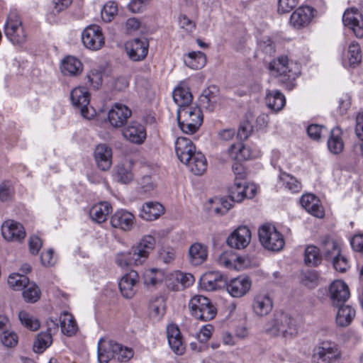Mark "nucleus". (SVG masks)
<instances>
[{"mask_svg":"<svg viewBox=\"0 0 363 363\" xmlns=\"http://www.w3.org/2000/svg\"><path fill=\"white\" fill-rule=\"evenodd\" d=\"M258 236L265 250H282L284 247V236L272 224L261 225L258 229Z\"/></svg>","mask_w":363,"mask_h":363,"instance_id":"obj_7","label":"nucleus"},{"mask_svg":"<svg viewBox=\"0 0 363 363\" xmlns=\"http://www.w3.org/2000/svg\"><path fill=\"white\" fill-rule=\"evenodd\" d=\"M167 286L172 291H180L193 285L194 277L190 273L175 271L170 273L167 279Z\"/></svg>","mask_w":363,"mask_h":363,"instance_id":"obj_16","label":"nucleus"},{"mask_svg":"<svg viewBox=\"0 0 363 363\" xmlns=\"http://www.w3.org/2000/svg\"><path fill=\"white\" fill-rule=\"evenodd\" d=\"M256 188L247 185L245 180H235L228 189V196L232 201L241 202L245 198L252 199L255 196Z\"/></svg>","mask_w":363,"mask_h":363,"instance_id":"obj_14","label":"nucleus"},{"mask_svg":"<svg viewBox=\"0 0 363 363\" xmlns=\"http://www.w3.org/2000/svg\"><path fill=\"white\" fill-rule=\"evenodd\" d=\"M227 277L219 272H208L204 274L201 279L203 287L206 291H215L226 285Z\"/></svg>","mask_w":363,"mask_h":363,"instance_id":"obj_27","label":"nucleus"},{"mask_svg":"<svg viewBox=\"0 0 363 363\" xmlns=\"http://www.w3.org/2000/svg\"><path fill=\"white\" fill-rule=\"evenodd\" d=\"M313 12L314 9L311 6L298 7L291 15L290 24L297 29L307 26L314 16Z\"/></svg>","mask_w":363,"mask_h":363,"instance_id":"obj_24","label":"nucleus"},{"mask_svg":"<svg viewBox=\"0 0 363 363\" xmlns=\"http://www.w3.org/2000/svg\"><path fill=\"white\" fill-rule=\"evenodd\" d=\"M94 160L97 167L101 171H108L112 165V149L106 144L96 146L94 152Z\"/></svg>","mask_w":363,"mask_h":363,"instance_id":"obj_21","label":"nucleus"},{"mask_svg":"<svg viewBox=\"0 0 363 363\" xmlns=\"http://www.w3.org/2000/svg\"><path fill=\"white\" fill-rule=\"evenodd\" d=\"M279 179L282 185L293 193L298 192L301 189V183L295 177L286 172H281Z\"/></svg>","mask_w":363,"mask_h":363,"instance_id":"obj_50","label":"nucleus"},{"mask_svg":"<svg viewBox=\"0 0 363 363\" xmlns=\"http://www.w3.org/2000/svg\"><path fill=\"white\" fill-rule=\"evenodd\" d=\"M52 342L50 331L40 333L33 343V351L35 353H42L49 347Z\"/></svg>","mask_w":363,"mask_h":363,"instance_id":"obj_45","label":"nucleus"},{"mask_svg":"<svg viewBox=\"0 0 363 363\" xmlns=\"http://www.w3.org/2000/svg\"><path fill=\"white\" fill-rule=\"evenodd\" d=\"M320 251H305L304 262L308 266L315 267L320 264L322 255Z\"/></svg>","mask_w":363,"mask_h":363,"instance_id":"obj_57","label":"nucleus"},{"mask_svg":"<svg viewBox=\"0 0 363 363\" xmlns=\"http://www.w3.org/2000/svg\"><path fill=\"white\" fill-rule=\"evenodd\" d=\"M40 257L41 263L45 267L54 266L57 262V256L54 251H41Z\"/></svg>","mask_w":363,"mask_h":363,"instance_id":"obj_61","label":"nucleus"},{"mask_svg":"<svg viewBox=\"0 0 363 363\" xmlns=\"http://www.w3.org/2000/svg\"><path fill=\"white\" fill-rule=\"evenodd\" d=\"M265 100L267 106L275 112L281 110L286 103L284 95L278 90L268 91Z\"/></svg>","mask_w":363,"mask_h":363,"instance_id":"obj_39","label":"nucleus"},{"mask_svg":"<svg viewBox=\"0 0 363 363\" xmlns=\"http://www.w3.org/2000/svg\"><path fill=\"white\" fill-rule=\"evenodd\" d=\"M300 203L301 206L313 216L319 218L324 216L325 212L320 204V201L313 194H307L303 195L301 198Z\"/></svg>","mask_w":363,"mask_h":363,"instance_id":"obj_31","label":"nucleus"},{"mask_svg":"<svg viewBox=\"0 0 363 363\" xmlns=\"http://www.w3.org/2000/svg\"><path fill=\"white\" fill-rule=\"evenodd\" d=\"M207 257V251H188L189 262L194 266L203 263L206 260Z\"/></svg>","mask_w":363,"mask_h":363,"instance_id":"obj_55","label":"nucleus"},{"mask_svg":"<svg viewBox=\"0 0 363 363\" xmlns=\"http://www.w3.org/2000/svg\"><path fill=\"white\" fill-rule=\"evenodd\" d=\"M296 320L284 312H277L264 325V332L272 337H281L285 340H291L298 334Z\"/></svg>","mask_w":363,"mask_h":363,"instance_id":"obj_1","label":"nucleus"},{"mask_svg":"<svg viewBox=\"0 0 363 363\" xmlns=\"http://www.w3.org/2000/svg\"><path fill=\"white\" fill-rule=\"evenodd\" d=\"M251 231L245 225L239 226L226 239L228 246L235 250L245 249L251 241Z\"/></svg>","mask_w":363,"mask_h":363,"instance_id":"obj_12","label":"nucleus"},{"mask_svg":"<svg viewBox=\"0 0 363 363\" xmlns=\"http://www.w3.org/2000/svg\"><path fill=\"white\" fill-rule=\"evenodd\" d=\"M40 294L39 287L33 281L28 282L22 293L24 300L28 303H35L39 300Z\"/></svg>","mask_w":363,"mask_h":363,"instance_id":"obj_47","label":"nucleus"},{"mask_svg":"<svg viewBox=\"0 0 363 363\" xmlns=\"http://www.w3.org/2000/svg\"><path fill=\"white\" fill-rule=\"evenodd\" d=\"M185 64L193 69H201L206 63V57L201 51L189 52L184 59Z\"/></svg>","mask_w":363,"mask_h":363,"instance_id":"obj_44","label":"nucleus"},{"mask_svg":"<svg viewBox=\"0 0 363 363\" xmlns=\"http://www.w3.org/2000/svg\"><path fill=\"white\" fill-rule=\"evenodd\" d=\"M117 11L116 4L113 1H108L104 6L101 11V18L104 21L110 22L117 13Z\"/></svg>","mask_w":363,"mask_h":363,"instance_id":"obj_53","label":"nucleus"},{"mask_svg":"<svg viewBox=\"0 0 363 363\" xmlns=\"http://www.w3.org/2000/svg\"><path fill=\"white\" fill-rule=\"evenodd\" d=\"M342 22L352 30L357 38L363 37V15L358 9L352 8L346 10L342 16Z\"/></svg>","mask_w":363,"mask_h":363,"instance_id":"obj_17","label":"nucleus"},{"mask_svg":"<svg viewBox=\"0 0 363 363\" xmlns=\"http://www.w3.org/2000/svg\"><path fill=\"white\" fill-rule=\"evenodd\" d=\"M148 251H123L116 258V264L122 269L142 264L147 257Z\"/></svg>","mask_w":363,"mask_h":363,"instance_id":"obj_13","label":"nucleus"},{"mask_svg":"<svg viewBox=\"0 0 363 363\" xmlns=\"http://www.w3.org/2000/svg\"><path fill=\"white\" fill-rule=\"evenodd\" d=\"M192 141L185 137H179L175 142V151L178 159L182 163H188L196 152Z\"/></svg>","mask_w":363,"mask_h":363,"instance_id":"obj_25","label":"nucleus"},{"mask_svg":"<svg viewBox=\"0 0 363 363\" xmlns=\"http://www.w3.org/2000/svg\"><path fill=\"white\" fill-rule=\"evenodd\" d=\"M119 347L115 357L118 361L121 362H127L133 357V351L132 349L123 347L121 344H119Z\"/></svg>","mask_w":363,"mask_h":363,"instance_id":"obj_62","label":"nucleus"},{"mask_svg":"<svg viewBox=\"0 0 363 363\" xmlns=\"http://www.w3.org/2000/svg\"><path fill=\"white\" fill-rule=\"evenodd\" d=\"M341 134V130L338 128H335L330 131V135L328 140V147L330 152L333 154H339L343 150L344 144Z\"/></svg>","mask_w":363,"mask_h":363,"instance_id":"obj_43","label":"nucleus"},{"mask_svg":"<svg viewBox=\"0 0 363 363\" xmlns=\"http://www.w3.org/2000/svg\"><path fill=\"white\" fill-rule=\"evenodd\" d=\"M342 359V351L339 346L332 341H323L313 350L312 363H337Z\"/></svg>","mask_w":363,"mask_h":363,"instance_id":"obj_5","label":"nucleus"},{"mask_svg":"<svg viewBox=\"0 0 363 363\" xmlns=\"http://www.w3.org/2000/svg\"><path fill=\"white\" fill-rule=\"evenodd\" d=\"M131 116V111L125 105L116 104L109 111L108 118L110 123L116 128L121 127Z\"/></svg>","mask_w":363,"mask_h":363,"instance_id":"obj_28","label":"nucleus"},{"mask_svg":"<svg viewBox=\"0 0 363 363\" xmlns=\"http://www.w3.org/2000/svg\"><path fill=\"white\" fill-rule=\"evenodd\" d=\"M112 206L107 201H101L94 204L89 211L91 218L97 223L106 220L108 216L112 212Z\"/></svg>","mask_w":363,"mask_h":363,"instance_id":"obj_34","label":"nucleus"},{"mask_svg":"<svg viewBox=\"0 0 363 363\" xmlns=\"http://www.w3.org/2000/svg\"><path fill=\"white\" fill-rule=\"evenodd\" d=\"M4 34L14 45L23 46L27 41L28 35L19 14L11 11L8 15L4 27Z\"/></svg>","mask_w":363,"mask_h":363,"instance_id":"obj_4","label":"nucleus"},{"mask_svg":"<svg viewBox=\"0 0 363 363\" xmlns=\"http://www.w3.org/2000/svg\"><path fill=\"white\" fill-rule=\"evenodd\" d=\"M82 40L84 46L92 50H99L104 44L101 29L97 25L86 27L82 32Z\"/></svg>","mask_w":363,"mask_h":363,"instance_id":"obj_11","label":"nucleus"},{"mask_svg":"<svg viewBox=\"0 0 363 363\" xmlns=\"http://www.w3.org/2000/svg\"><path fill=\"white\" fill-rule=\"evenodd\" d=\"M186 164L191 172L196 175L202 174L206 169L207 161L205 156L201 152H196L191 157L189 162Z\"/></svg>","mask_w":363,"mask_h":363,"instance_id":"obj_41","label":"nucleus"},{"mask_svg":"<svg viewBox=\"0 0 363 363\" xmlns=\"http://www.w3.org/2000/svg\"><path fill=\"white\" fill-rule=\"evenodd\" d=\"M189 308L192 316L203 321L213 319L217 313L210 299L202 295L194 296L189 302Z\"/></svg>","mask_w":363,"mask_h":363,"instance_id":"obj_6","label":"nucleus"},{"mask_svg":"<svg viewBox=\"0 0 363 363\" xmlns=\"http://www.w3.org/2000/svg\"><path fill=\"white\" fill-rule=\"evenodd\" d=\"M335 269L341 273L345 272L350 268L347 258L340 252L333 259Z\"/></svg>","mask_w":363,"mask_h":363,"instance_id":"obj_54","label":"nucleus"},{"mask_svg":"<svg viewBox=\"0 0 363 363\" xmlns=\"http://www.w3.org/2000/svg\"><path fill=\"white\" fill-rule=\"evenodd\" d=\"M347 58L350 66H355L360 63L362 55L359 45L357 43H352L349 45Z\"/></svg>","mask_w":363,"mask_h":363,"instance_id":"obj_52","label":"nucleus"},{"mask_svg":"<svg viewBox=\"0 0 363 363\" xmlns=\"http://www.w3.org/2000/svg\"><path fill=\"white\" fill-rule=\"evenodd\" d=\"M164 277L163 270L157 268H150L144 272L143 283L147 286H156L162 284Z\"/></svg>","mask_w":363,"mask_h":363,"instance_id":"obj_40","label":"nucleus"},{"mask_svg":"<svg viewBox=\"0 0 363 363\" xmlns=\"http://www.w3.org/2000/svg\"><path fill=\"white\" fill-rule=\"evenodd\" d=\"M115 179L122 184H128L133 179V175L130 169L129 164H118L115 170Z\"/></svg>","mask_w":363,"mask_h":363,"instance_id":"obj_48","label":"nucleus"},{"mask_svg":"<svg viewBox=\"0 0 363 363\" xmlns=\"http://www.w3.org/2000/svg\"><path fill=\"white\" fill-rule=\"evenodd\" d=\"M300 282L310 289H314L319 284V274L313 270L303 272L300 277Z\"/></svg>","mask_w":363,"mask_h":363,"instance_id":"obj_49","label":"nucleus"},{"mask_svg":"<svg viewBox=\"0 0 363 363\" xmlns=\"http://www.w3.org/2000/svg\"><path fill=\"white\" fill-rule=\"evenodd\" d=\"M299 0H279L278 11L281 13L290 12L298 4Z\"/></svg>","mask_w":363,"mask_h":363,"instance_id":"obj_63","label":"nucleus"},{"mask_svg":"<svg viewBox=\"0 0 363 363\" xmlns=\"http://www.w3.org/2000/svg\"><path fill=\"white\" fill-rule=\"evenodd\" d=\"M14 190L9 182H4L0 186V199L7 201L13 195Z\"/></svg>","mask_w":363,"mask_h":363,"instance_id":"obj_64","label":"nucleus"},{"mask_svg":"<svg viewBox=\"0 0 363 363\" xmlns=\"http://www.w3.org/2000/svg\"><path fill=\"white\" fill-rule=\"evenodd\" d=\"M149 315L155 320H160L162 318L166 311V301L164 296H157L152 298L149 303Z\"/></svg>","mask_w":363,"mask_h":363,"instance_id":"obj_36","label":"nucleus"},{"mask_svg":"<svg viewBox=\"0 0 363 363\" xmlns=\"http://www.w3.org/2000/svg\"><path fill=\"white\" fill-rule=\"evenodd\" d=\"M60 69L64 75L77 76L82 71V64L76 57L69 56L62 60Z\"/></svg>","mask_w":363,"mask_h":363,"instance_id":"obj_37","label":"nucleus"},{"mask_svg":"<svg viewBox=\"0 0 363 363\" xmlns=\"http://www.w3.org/2000/svg\"><path fill=\"white\" fill-rule=\"evenodd\" d=\"M1 235L8 242H22L26 235L23 225L14 220H6L1 225Z\"/></svg>","mask_w":363,"mask_h":363,"instance_id":"obj_10","label":"nucleus"},{"mask_svg":"<svg viewBox=\"0 0 363 363\" xmlns=\"http://www.w3.org/2000/svg\"><path fill=\"white\" fill-rule=\"evenodd\" d=\"M1 343L6 347H13L18 343V336L13 332L5 330L1 335Z\"/></svg>","mask_w":363,"mask_h":363,"instance_id":"obj_56","label":"nucleus"},{"mask_svg":"<svg viewBox=\"0 0 363 363\" xmlns=\"http://www.w3.org/2000/svg\"><path fill=\"white\" fill-rule=\"evenodd\" d=\"M167 337L169 345L172 351L179 355L185 351V345L179 328L174 324H170L167 328Z\"/></svg>","mask_w":363,"mask_h":363,"instance_id":"obj_29","label":"nucleus"},{"mask_svg":"<svg viewBox=\"0 0 363 363\" xmlns=\"http://www.w3.org/2000/svg\"><path fill=\"white\" fill-rule=\"evenodd\" d=\"M123 135L131 143L141 144L146 138V132L144 126L137 122L130 123L123 129Z\"/></svg>","mask_w":363,"mask_h":363,"instance_id":"obj_30","label":"nucleus"},{"mask_svg":"<svg viewBox=\"0 0 363 363\" xmlns=\"http://www.w3.org/2000/svg\"><path fill=\"white\" fill-rule=\"evenodd\" d=\"M111 225L115 228H119L123 231H129L132 229L135 222V216L126 210H119L111 217Z\"/></svg>","mask_w":363,"mask_h":363,"instance_id":"obj_26","label":"nucleus"},{"mask_svg":"<svg viewBox=\"0 0 363 363\" xmlns=\"http://www.w3.org/2000/svg\"><path fill=\"white\" fill-rule=\"evenodd\" d=\"M217 262L222 267L237 270H241L250 264L247 258L237 255L234 251H223Z\"/></svg>","mask_w":363,"mask_h":363,"instance_id":"obj_15","label":"nucleus"},{"mask_svg":"<svg viewBox=\"0 0 363 363\" xmlns=\"http://www.w3.org/2000/svg\"><path fill=\"white\" fill-rule=\"evenodd\" d=\"M336 315V323L338 326L349 325L355 316V310L348 305H339Z\"/></svg>","mask_w":363,"mask_h":363,"instance_id":"obj_38","label":"nucleus"},{"mask_svg":"<svg viewBox=\"0 0 363 363\" xmlns=\"http://www.w3.org/2000/svg\"><path fill=\"white\" fill-rule=\"evenodd\" d=\"M72 105L80 110L82 116L86 119H91L94 116V111L89 108L90 94L86 88L76 87L70 93Z\"/></svg>","mask_w":363,"mask_h":363,"instance_id":"obj_9","label":"nucleus"},{"mask_svg":"<svg viewBox=\"0 0 363 363\" xmlns=\"http://www.w3.org/2000/svg\"><path fill=\"white\" fill-rule=\"evenodd\" d=\"M177 121L181 130L186 134H193L203 123V114L197 106L179 108Z\"/></svg>","mask_w":363,"mask_h":363,"instance_id":"obj_3","label":"nucleus"},{"mask_svg":"<svg viewBox=\"0 0 363 363\" xmlns=\"http://www.w3.org/2000/svg\"><path fill=\"white\" fill-rule=\"evenodd\" d=\"M269 69L272 74L279 77V81L289 90L295 87V80L301 73L300 65L289 61L286 56H281L272 60L269 63Z\"/></svg>","mask_w":363,"mask_h":363,"instance_id":"obj_2","label":"nucleus"},{"mask_svg":"<svg viewBox=\"0 0 363 363\" xmlns=\"http://www.w3.org/2000/svg\"><path fill=\"white\" fill-rule=\"evenodd\" d=\"M228 152L231 159L238 162L233 164L232 168L235 174V180H244L245 173L240 162L257 157L256 154L250 152L241 142L233 144L228 150Z\"/></svg>","mask_w":363,"mask_h":363,"instance_id":"obj_8","label":"nucleus"},{"mask_svg":"<svg viewBox=\"0 0 363 363\" xmlns=\"http://www.w3.org/2000/svg\"><path fill=\"white\" fill-rule=\"evenodd\" d=\"M119 344L109 340L101 338L98 342V360L99 363H108L115 359L116 352L119 349Z\"/></svg>","mask_w":363,"mask_h":363,"instance_id":"obj_22","label":"nucleus"},{"mask_svg":"<svg viewBox=\"0 0 363 363\" xmlns=\"http://www.w3.org/2000/svg\"><path fill=\"white\" fill-rule=\"evenodd\" d=\"M62 333L67 336H72L77 330V325L74 317L68 312H64L60 316Z\"/></svg>","mask_w":363,"mask_h":363,"instance_id":"obj_42","label":"nucleus"},{"mask_svg":"<svg viewBox=\"0 0 363 363\" xmlns=\"http://www.w3.org/2000/svg\"><path fill=\"white\" fill-rule=\"evenodd\" d=\"M251 281L248 277L240 276L231 279L229 282L226 280V288L228 294L234 298L244 296L251 288Z\"/></svg>","mask_w":363,"mask_h":363,"instance_id":"obj_19","label":"nucleus"},{"mask_svg":"<svg viewBox=\"0 0 363 363\" xmlns=\"http://www.w3.org/2000/svg\"><path fill=\"white\" fill-rule=\"evenodd\" d=\"M156 246L155 238L150 235H145L141 238L137 245V250H153Z\"/></svg>","mask_w":363,"mask_h":363,"instance_id":"obj_60","label":"nucleus"},{"mask_svg":"<svg viewBox=\"0 0 363 363\" xmlns=\"http://www.w3.org/2000/svg\"><path fill=\"white\" fill-rule=\"evenodd\" d=\"M172 96L179 108L191 106L190 104L192 101V95L184 82H181L179 85L174 89Z\"/></svg>","mask_w":363,"mask_h":363,"instance_id":"obj_35","label":"nucleus"},{"mask_svg":"<svg viewBox=\"0 0 363 363\" xmlns=\"http://www.w3.org/2000/svg\"><path fill=\"white\" fill-rule=\"evenodd\" d=\"M18 318L21 323L30 330L35 331L38 330L40 326L39 320L26 311H20Z\"/></svg>","mask_w":363,"mask_h":363,"instance_id":"obj_51","label":"nucleus"},{"mask_svg":"<svg viewBox=\"0 0 363 363\" xmlns=\"http://www.w3.org/2000/svg\"><path fill=\"white\" fill-rule=\"evenodd\" d=\"M329 294L333 305L339 306L349 298L350 291L344 281L335 280L330 286Z\"/></svg>","mask_w":363,"mask_h":363,"instance_id":"obj_23","label":"nucleus"},{"mask_svg":"<svg viewBox=\"0 0 363 363\" xmlns=\"http://www.w3.org/2000/svg\"><path fill=\"white\" fill-rule=\"evenodd\" d=\"M30 281L29 279L19 273L11 274L7 279L9 286L13 291H21Z\"/></svg>","mask_w":363,"mask_h":363,"instance_id":"obj_46","label":"nucleus"},{"mask_svg":"<svg viewBox=\"0 0 363 363\" xmlns=\"http://www.w3.org/2000/svg\"><path fill=\"white\" fill-rule=\"evenodd\" d=\"M138 274L131 270L129 273L125 274L120 280L118 286L122 295L126 298H132L135 293V286L138 281Z\"/></svg>","mask_w":363,"mask_h":363,"instance_id":"obj_32","label":"nucleus"},{"mask_svg":"<svg viewBox=\"0 0 363 363\" xmlns=\"http://www.w3.org/2000/svg\"><path fill=\"white\" fill-rule=\"evenodd\" d=\"M164 213V208L163 206L154 201H150L145 203L141 208L140 213V217L147 221H152L157 219Z\"/></svg>","mask_w":363,"mask_h":363,"instance_id":"obj_33","label":"nucleus"},{"mask_svg":"<svg viewBox=\"0 0 363 363\" xmlns=\"http://www.w3.org/2000/svg\"><path fill=\"white\" fill-rule=\"evenodd\" d=\"M88 83L94 89H98L102 82V72L99 69H91L86 74Z\"/></svg>","mask_w":363,"mask_h":363,"instance_id":"obj_58","label":"nucleus"},{"mask_svg":"<svg viewBox=\"0 0 363 363\" xmlns=\"http://www.w3.org/2000/svg\"><path fill=\"white\" fill-rule=\"evenodd\" d=\"M273 309V301L267 292L256 294L252 300V310L258 317H264L270 313Z\"/></svg>","mask_w":363,"mask_h":363,"instance_id":"obj_18","label":"nucleus"},{"mask_svg":"<svg viewBox=\"0 0 363 363\" xmlns=\"http://www.w3.org/2000/svg\"><path fill=\"white\" fill-rule=\"evenodd\" d=\"M327 132V129L322 125L318 124H311L308 126L307 133L308 136L313 139L318 140L320 137Z\"/></svg>","mask_w":363,"mask_h":363,"instance_id":"obj_59","label":"nucleus"},{"mask_svg":"<svg viewBox=\"0 0 363 363\" xmlns=\"http://www.w3.org/2000/svg\"><path fill=\"white\" fill-rule=\"evenodd\" d=\"M149 43L145 38H135L125 44L126 52L133 61H140L147 55Z\"/></svg>","mask_w":363,"mask_h":363,"instance_id":"obj_20","label":"nucleus"}]
</instances>
